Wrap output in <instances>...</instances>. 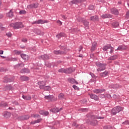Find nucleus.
<instances>
[{
	"label": "nucleus",
	"mask_w": 129,
	"mask_h": 129,
	"mask_svg": "<svg viewBox=\"0 0 129 129\" xmlns=\"http://www.w3.org/2000/svg\"><path fill=\"white\" fill-rule=\"evenodd\" d=\"M12 81H14V78L11 79L8 78H5L4 82L8 83V82H12Z\"/></svg>",
	"instance_id": "nucleus-15"
},
{
	"label": "nucleus",
	"mask_w": 129,
	"mask_h": 129,
	"mask_svg": "<svg viewBox=\"0 0 129 129\" xmlns=\"http://www.w3.org/2000/svg\"><path fill=\"white\" fill-rule=\"evenodd\" d=\"M95 47H96L95 46H92V48L91 49V51H94L95 50Z\"/></svg>",
	"instance_id": "nucleus-53"
},
{
	"label": "nucleus",
	"mask_w": 129,
	"mask_h": 129,
	"mask_svg": "<svg viewBox=\"0 0 129 129\" xmlns=\"http://www.w3.org/2000/svg\"><path fill=\"white\" fill-rule=\"evenodd\" d=\"M97 45V42H94L93 43H92V46L93 47H96V45Z\"/></svg>",
	"instance_id": "nucleus-51"
},
{
	"label": "nucleus",
	"mask_w": 129,
	"mask_h": 129,
	"mask_svg": "<svg viewBox=\"0 0 129 129\" xmlns=\"http://www.w3.org/2000/svg\"><path fill=\"white\" fill-rule=\"evenodd\" d=\"M102 19H108L109 18H112V15L110 14H103L101 16Z\"/></svg>",
	"instance_id": "nucleus-8"
},
{
	"label": "nucleus",
	"mask_w": 129,
	"mask_h": 129,
	"mask_svg": "<svg viewBox=\"0 0 129 129\" xmlns=\"http://www.w3.org/2000/svg\"><path fill=\"white\" fill-rule=\"evenodd\" d=\"M82 1L81 0H76V4H80Z\"/></svg>",
	"instance_id": "nucleus-52"
},
{
	"label": "nucleus",
	"mask_w": 129,
	"mask_h": 129,
	"mask_svg": "<svg viewBox=\"0 0 129 129\" xmlns=\"http://www.w3.org/2000/svg\"><path fill=\"white\" fill-rule=\"evenodd\" d=\"M53 53H54V54H55V55H59L60 54H63L62 52H61L60 51H56V50H54L53 51Z\"/></svg>",
	"instance_id": "nucleus-38"
},
{
	"label": "nucleus",
	"mask_w": 129,
	"mask_h": 129,
	"mask_svg": "<svg viewBox=\"0 0 129 129\" xmlns=\"http://www.w3.org/2000/svg\"><path fill=\"white\" fill-rule=\"evenodd\" d=\"M21 57L24 60H28L29 59V56L26 54H22L21 55Z\"/></svg>",
	"instance_id": "nucleus-25"
},
{
	"label": "nucleus",
	"mask_w": 129,
	"mask_h": 129,
	"mask_svg": "<svg viewBox=\"0 0 129 129\" xmlns=\"http://www.w3.org/2000/svg\"><path fill=\"white\" fill-rule=\"evenodd\" d=\"M111 14H113V15L116 16L118 15V10H117L116 9H112L111 10Z\"/></svg>",
	"instance_id": "nucleus-12"
},
{
	"label": "nucleus",
	"mask_w": 129,
	"mask_h": 129,
	"mask_svg": "<svg viewBox=\"0 0 129 129\" xmlns=\"http://www.w3.org/2000/svg\"><path fill=\"white\" fill-rule=\"evenodd\" d=\"M57 24H59V25H62V22L60 21V20H58L57 21Z\"/></svg>",
	"instance_id": "nucleus-59"
},
{
	"label": "nucleus",
	"mask_w": 129,
	"mask_h": 129,
	"mask_svg": "<svg viewBox=\"0 0 129 129\" xmlns=\"http://www.w3.org/2000/svg\"><path fill=\"white\" fill-rule=\"evenodd\" d=\"M90 21H92V22H96L97 21H99V18H98V16H91L90 18Z\"/></svg>",
	"instance_id": "nucleus-5"
},
{
	"label": "nucleus",
	"mask_w": 129,
	"mask_h": 129,
	"mask_svg": "<svg viewBox=\"0 0 129 129\" xmlns=\"http://www.w3.org/2000/svg\"><path fill=\"white\" fill-rule=\"evenodd\" d=\"M45 23H48V22H47V21L39 20L37 21L34 22L33 24H45Z\"/></svg>",
	"instance_id": "nucleus-14"
},
{
	"label": "nucleus",
	"mask_w": 129,
	"mask_h": 129,
	"mask_svg": "<svg viewBox=\"0 0 129 129\" xmlns=\"http://www.w3.org/2000/svg\"><path fill=\"white\" fill-rule=\"evenodd\" d=\"M44 98L45 99L48 100V101H50L52 100V98H53V96L52 95L45 96Z\"/></svg>",
	"instance_id": "nucleus-23"
},
{
	"label": "nucleus",
	"mask_w": 129,
	"mask_h": 129,
	"mask_svg": "<svg viewBox=\"0 0 129 129\" xmlns=\"http://www.w3.org/2000/svg\"><path fill=\"white\" fill-rule=\"evenodd\" d=\"M27 8L28 9H34V5H33V4H31V5H28L27 6Z\"/></svg>",
	"instance_id": "nucleus-44"
},
{
	"label": "nucleus",
	"mask_w": 129,
	"mask_h": 129,
	"mask_svg": "<svg viewBox=\"0 0 129 129\" xmlns=\"http://www.w3.org/2000/svg\"><path fill=\"white\" fill-rule=\"evenodd\" d=\"M0 29H6V27H3V24L0 23Z\"/></svg>",
	"instance_id": "nucleus-56"
},
{
	"label": "nucleus",
	"mask_w": 129,
	"mask_h": 129,
	"mask_svg": "<svg viewBox=\"0 0 129 129\" xmlns=\"http://www.w3.org/2000/svg\"><path fill=\"white\" fill-rule=\"evenodd\" d=\"M6 35L8 37H12V33L11 32H7Z\"/></svg>",
	"instance_id": "nucleus-50"
},
{
	"label": "nucleus",
	"mask_w": 129,
	"mask_h": 129,
	"mask_svg": "<svg viewBox=\"0 0 129 129\" xmlns=\"http://www.w3.org/2000/svg\"><path fill=\"white\" fill-rule=\"evenodd\" d=\"M8 106V104L7 103L2 102L0 104V107L5 108Z\"/></svg>",
	"instance_id": "nucleus-26"
},
{
	"label": "nucleus",
	"mask_w": 129,
	"mask_h": 129,
	"mask_svg": "<svg viewBox=\"0 0 129 129\" xmlns=\"http://www.w3.org/2000/svg\"><path fill=\"white\" fill-rule=\"evenodd\" d=\"M111 48V45L110 44H108L107 45L104 46L103 47V51H107L108 49H110Z\"/></svg>",
	"instance_id": "nucleus-18"
},
{
	"label": "nucleus",
	"mask_w": 129,
	"mask_h": 129,
	"mask_svg": "<svg viewBox=\"0 0 129 129\" xmlns=\"http://www.w3.org/2000/svg\"><path fill=\"white\" fill-rule=\"evenodd\" d=\"M40 58L43 60H48V59H49V56L47 54H44L43 55H41Z\"/></svg>",
	"instance_id": "nucleus-24"
},
{
	"label": "nucleus",
	"mask_w": 129,
	"mask_h": 129,
	"mask_svg": "<svg viewBox=\"0 0 129 129\" xmlns=\"http://www.w3.org/2000/svg\"><path fill=\"white\" fill-rule=\"evenodd\" d=\"M58 98H59V99H64V98H65L64 94L62 93L59 94L58 95Z\"/></svg>",
	"instance_id": "nucleus-34"
},
{
	"label": "nucleus",
	"mask_w": 129,
	"mask_h": 129,
	"mask_svg": "<svg viewBox=\"0 0 129 129\" xmlns=\"http://www.w3.org/2000/svg\"><path fill=\"white\" fill-rule=\"evenodd\" d=\"M36 33L37 35H43V33H42V32H41V30H40L39 29L36 30Z\"/></svg>",
	"instance_id": "nucleus-41"
},
{
	"label": "nucleus",
	"mask_w": 129,
	"mask_h": 129,
	"mask_svg": "<svg viewBox=\"0 0 129 129\" xmlns=\"http://www.w3.org/2000/svg\"><path fill=\"white\" fill-rule=\"evenodd\" d=\"M113 28H117L119 26V23L117 22H114L112 23Z\"/></svg>",
	"instance_id": "nucleus-22"
},
{
	"label": "nucleus",
	"mask_w": 129,
	"mask_h": 129,
	"mask_svg": "<svg viewBox=\"0 0 129 129\" xmlns=\"http://www.w3.org/2000/svg\"><path fill=\"white\" fill-rule=\"evenodd\" d=\"M89 10H93V9H94V7L93 6H89Z\"/></svg>",
	"instance_id": "nucleus-57"
},
{
	"label": "nucleus",
	"mask_w": 129,
	"mask_h": 129,
	"mask_svg": "<svg viewBox=\"0 0 129 129\" xmlns=\"http://www.w3.org/2000/svg\"><path fill=\"white\" fill-rule=\"evenodd\" d=\"M104 91L105 90L103 89H95L93 90V92L96 94H98V93H102V92Z\"/></svg>",
	"instance_id": "nucleus-7"
},
{
	"label": "nucleus",
	"mask_w": 129,
	"mask_h": 129,
	"mask_svg": "<svg viewBox=\"0 0 129 129\" xmlns=\"http://www.w3.org/2000/svg\"><path fill=\"white\" fill-rule=\"evenodd\" d=\"M16 54H21V51H19L18 50L15 51Z\"/></svg>",
	"instance_id": "nucleus-60"
},
{
	"label": "nucleus",
	"mask_w": 129,
	"mask_h": 129,
	"mask_svg": "<svg viewBox=\"0 0 129 129\" xmlns=\"http://www.w3.org/2000/svg\"><path fill=\"white\" fill-rule=\"evenodd\" d=\"M82 49H83V47L82 46H80L79 50V52H80V51H81V50H82Z\"/></svg>",
	"instance_id": "nucleus-63"
},
{
	"label": "nucleus",
	"mask_w": 129,
	"mask_h": 129,
	"mask_svg": "<svg viewBox=\"0 0 129 129\" xmlns=\"http://www.w3.org/2000/svg\"><path fill=\"white\" fill-rule=\"evenodd\" d=\"M17 67H20L21 66V67H24V64L21 63V64H18L17 65Z\"/></svg>",
	"instance_id": "nucleus-54"
},
{
	"label": "nucleus",
	"mask_w": 129,
	"mask_h": 129,
	"mask_svg": "<svg viewBox=\"0 0 129 129\" xmlns=\"http://www.w3.org/2000/svg\"><path fill=\"white\" fill-rule=\"evenodd\" d=\"M21 73H30V70L28 69H24L21 71Z\"/></svg>",
	"instance_id": "nucleus-29"
},
{
	"label": "nucleus",
	"mask_w": 129,
	"mask_h": 129,
	"mask_svg": "<svg viewBox=\"0 0 129 129\" xmlns=\"http://www.w3.org/2000/svg\"><path fill=\"white\" fill-rule=\"evenodd\" d=\"M10 27H12L14 29H21L24 28V25L22 22H17L16 23L11 24Z\"/></svg>",
	"instance_id": "nucleus-1"
},
{
	"label": "nucleus",
	"mask_w": 129,
	"mask_h": 129,
	"mask_svg": "<svg viewBox=\"0 0 129 129\" xmlns=\"http://www.w3.org/2000/svg\"><path fill=\"white\" fill-rule=\"evenodd\" d=\"M78 20L81 23H83L85 27V28L88 29V27L89 26V22H88V21H87V20H84L81 18H79Z\"/></svg>",
	"instance_id": "nucleus-4"
},
{
	"label": "nucleus",
	"mask_w": 129,
	"mask_h": 129,
	"mask_svg": "<svg viewBox=\"0 0 129 129\" xmlns=\"http://www.w3.org/2000/svg\"><path fill=\"white\" fill-rule=\"evenodd\" d=\"M5 71V69L4 68H0V72H4Z\"/></svg>",
	"instance_id": "nucleus-58"
},
{
	"label": "nucleus",
	"mask_w": 129,
	"mask_h": 129,
	"mask_svg": "<svg viewBox=\"0 0 129 129\" xmlns=\"http://www.w3.org/2000/svg\"><path fill=\"white\" fill-rule=\"evenodd\" d=\"M70 5H74V4H77L76 3V0H73V1L71 2L70 3Z\"/></svg>",
	"instance_id": "nucleus-49"
},
{
	"label": "nucleus",
	"mask_w": 129,
	"mask_h": 129,
	"mask_svg": "<svg viewBox=\"0 0 129 129\" xmlns=\"http://www.w3.org/2000/svg\"><path fill=\"white\" fill-rule=\"evenodd\" d=\"M43 89H44V90L49 91V90H51V87H50V86H47L43 87Z\"/></svg>",
	"instance_id": "nucleus-36"
},
{
	"label": "nucleus",
	"mask_w": 129,
	"mask_h": 129,
	"mask_svg": "<svg viewBox=\"0 0 129 129\" xmlns=\"http://www.w3.org/2000/svg\"><path fill=\"white\" fill-rule=\"evenodd\" d=\"M4 115L6 118H9V117H11V113L9 112H5Z\"/></svg>",
	"instance_id": "nucleus-21"
},
{
	"label": "nucleus",
	"mask_w": 129,
	"mask_h": 129,
	"mask_svg": "<svg viewBox=\"0 0 129 129\" xmlns=\"http://www.w3.org/2000/svg\"><path fill=\"white\" fill-rule=\"evenodd\" d=\"M29 118H30V116L28 115L22 116L19 117V119H20V120H25L26 119H29Z\"/></svg>",
	"instance_id": "nucleus-10"
},
{
	"label": "nucleus",
	"mask_w": 129,
	"mask_h": 129,
	"mask_svg": "<svg viewBox=\"0 0 129 129\" xmlns=\"http://www.w3.org/2000/svg\"><path fill=\"white\" fill-rule=\"evenodd\" d=\"M90 98L92 99H94V100H99V98H98V96H97L96 95H94L93 94H90Z\"/></svg>",
	"instance_id": "nucleus-11"
},
{
	"label": "nucleus",
	"mask_w": 129,
	"mask_h": 129,
	"mask_svg": "<svg viewBox=\"0 0 129 129\" xmlns=\"http://www.w3.org/2000/svg\"><path fill=\"white\" fill-rule=\"evenodd\" d=\"M117 55H113L111 57H110L108 60H115V59H117Z\"/></svg>",
	"instance_id": "nucleus-31"
},
{
	"label": "nucleus",
	"mask_w": 129,
	"mask_h": 129,
	"mask_svg": "<svg viewBox=\"0 0 129 129\" xmlns=\"http://www.w3.org/2000/svg\"><path fill=\"white\" fill-rule=\"evenodd\" d=\"M60 73H67V69H60L58 70Z\"/></svg>",
	"instance_id": "nucleus-33"
},
{
	"label": "nucleus",
	"mask_w": 129,
	"mask_h": 129,
	"mask_svg": "<svg viewBox=\"0 0 129 129\" xmlns=\"http://www.w3.org/2000/svg\"><path fill=\"white\" fill-rule=\"evenodd\" d=\"M62 18L63 19H64V20H66V19H67V18H66V17H65V16H64V15H62Z\"/></svg>",
	"instance_id": "nucleus-64"
},
{
	"label": "nucleus",
	"mask_w": 129,
	"mask_h": 129,
	"mask_svg": "<svg viewBox=\"0 0 129 129\" xmlns=\"http://www.w3.org/2000/svg\"><path fill=\"white\" fill-rule=\"evenodd\" d=\"M26 12L25 10H21L20 11L19 14L20 15H25L26 14Z\"/></svg>",
	"instance_id": "nucleus-42"
},
{
	"label": "nucleus",
	"mask_w": 129,
	"mask_h": 129,
	"mask_svg": "<svg viewBox=\"0 0 129 129\" xmlns=\"http://www.w3.org/2000/svg\"><path fill=\"white\" fill-rule=\"evenodd\" d=\"M7 16L9 17V18H13L14 17V13H13V10H10V11L7 14Z\"/></svg>",
	"instance_id": "nucleus-20"
},
{
	"label": "nucleus",
	"mask_w": 129,
	"mask_h": 129,
	"mask_svg": "<svg viewBox=\"0 0 129 129\" xmlns=\"http://www.w3.org/2000/svg\"><path fill=\"white\" fill-rule=\"evenodd\" d=\"M110 53L111 54V53H113V51L114 50V48H113L112 46H111V48H110Z\"/></svg>",
	"instance_id": "nucleus-48"
},
{
	"label": "nucleus",
	"mask_w": 129,
	"mask_h": 129,
	"mask_svg": "<svg viewBox=\"0 0 129 129\" xmlns=\"http://www.w3.org/2000/svg\"><path fill=\"white\" fill-rule=\"evenodd\" d=\"M4 54V51L3 50H0V55H3Z\"/></svg>",
	"instance_id": "nucleus-62"
},
{
	"label": "nucleus",
	"mask_w": 129,
	"mask_h": 129,
	"mask_svg": "<svg viewBox=\"0 0 129 129\" xmlns=\"http://www.w3.org/2000/svg\"><path fill=\"white\" fill-rule=\"evenodd\" d=\"M22 42H27L28 41V40L27 39V38H23L22 40Z\"/></svg>",
	"instance_id": "nucleus-55"
},
{
	"label": "nucleus",
	"mask_w": 129,
	"mask_h": 129,
	"mask_svg": "<svg viewBox=\"0 0 129 129\" xmlns=\"http://www.w3.org/2000/svg\"><path fill=\"white\" fill-rule=\"evenodd\" d=\"M74 70L71 68L67 69V73H72V72H73Z\"/></svg>",
	"instance_id": "nucleus-39"
},
{
	"label": "nucleus",
	"mask_w": 129,
	"mask_h": 129,
	"mask_svg": "<svg viewBox=\"0 0 129 129\" xmlns=\"http://www.w3.org/2000/svg\"><path fill=\"white\" fill-rule=\"evenodd\" d=\"M65 34L61 33L56 35V38L59 39V38H61V37H65Z\"/></svg>",
	"instance_id": "nucleus-32"
},
{
	"label": "nucleus",
	"mask_w": 129,
	"mask_h": 129,
	"mask_svg": "<svg viewBox=\"0 0 129 129\" xmlns=\"http://www.w3.org/2000/svg\"><path fill=\"white\" fill-rule=\"evenodd\" d=\"M73 87L74 88L75 90H79V88H78L76 85L73 86Z\"/></svg>",
	"instance_id": "nucleus-47"
},
{
	"label": "nucleus",
	"mask_w": 129,
	"mask_h": 129,
	"mask_svg": "<svg viewBox=\"0 0 129 129\" xmlns=\"http://www.w3.org/2000/svg\"><path fill=\"white\" fill-rule=\"evenodd\" d=\"M73 126H76V127H78V128H80V127L78 125V124L76 123V122H74L73 123Z\"/></svg>",
	"instance_id": "nucleus-43"
},
{
	"label": "nucleus",
	"mask_w": 129,
	"mask_h": 129,
	"mask_svg": "<svg viewBox=\"0 0 129 129\" xmlns=\"http://www.w3.org/2000/svg\"><path fill=\"white\" fill-rule=\"evenodd\" d=\"M110 88H114V89H117L118 88L119 86L118 85H112L110 86Z\"/></svg>",
	"instance_id": "nucleus-37"
},
{
	"label": "nucleus",
	"mask_w": 129,
	"mask_h": 129,
	"mask_svg": "<svg viewBox=\"0 0 129 129\" xmlns=\"http://www.w3.org/2000/svg\"><path fill=\"white\" fill-rule=\"evenodd\" d=\"M61 110H62V108H60L59 109H58V108H54L50 110V111L54 113L59 112V111H61Z\"/></svg>",
	"instance_id": "nucleus-13"
},
{
	"label": "nucleus",
	"mask_w": 129,
	"mask_h": 129,
	"mask_svg": "<svg viewBox=\"0 0 129 129\" xmlns=\"http://www.w3.org/2000/svg\"><path fill=\"white\" fill-rule=\"evenodd\" d=\"M38 84V85H39V88H40V89H43V88H44V86L46 85V83L44 81L39 82Z\"/></svg>",
	"instance_id": "nucleus-9"
},
{
	"label": "nucleus",
	"mask_w": 129,
	"mask_h": 129,
	"mask_svg": "<svg viewBox=\"0 0 129 129\" xmlns=\"http://www.w3.org/2000/svg\"><path fill=\"white\" fill-rule=\"evenodd\" d=\"M96 65L99 68L97 69V71L98 72H100L101 71H103V70H105V66H106V64L101 63L100 62H97L96 63Z\"/></svg>",
	"instance_id": "nucleus-2"
},
{
	"label": "nucleus",
	"mask_w": 129,
	"mask_h": 129,
	"mask_svg": "<svg viewBox=\"0 0 129 129\" xmlns=\"http://www.w3.org/2000/svg\"><path fill=\"white\" fill-rule=\"evenodd\" d=\"M92 119H103L104 118V117H100L99 116H92Z\"/></svg>",
	"instance_id": "nucleus-19"
},
{
	"label": "nucleus",
	"mask_w": 129,
	"mask_h": 129,
	"mask_svg": "<svg viewBox=\"0 0 129 129\" xmlns=\"http://www.w3.org/2000/svg\"><path fill=\"white\" fill-rule=\"evenodd\" d=\"M127 18H129V12H127L126 14Z\"/></svg>",
	"instance_id": "nucleus-61"
},
{
	"label": "nucleus",
	"mask_w": 129,
	"mask_h": 129,
	"mask_svg": "<svg viewBox=\"0 0 129 129\" xmlns=\"http://www.w3.org/2000/svg\"><path fill=\"white\" fill-rule=\"evenodd\" d=\"M33 8L34 9L37 8L38 7V6H39V4H38V3L33 4Z\"/></svg>",
	"instance_id": "nucleus-46"
},
{
	"label": "nucleus",
	"mask_w": 129,
	"mask_h": 129,
	"mask_svg": "<svg viewBox=\"0 0 129 129\" xmlns=\"http://www.w3.org/2000/svg\"><path fill=\"white\" fill-rule=\"evenodd\" d=\"M21 80H22V81H28V80H29V77L22 76L21 77Z\"/></svg>",
	"instance_id": "nucleus-30"
},
{
	"label": "nucleus",
	"mask_w": 129,
	"mask_h": 129,
	"mask_svg": "<svg viewBox=\"0 0 129 129\" xmlns=\"http://www.w3.org/2000/svg\"><path fill=\"white\" fill-rule=\"evenodd\" d=\"M39 113L40 114H42V115H45V116H47L49 115V112L47 111L41 110L39 111Z\"/></svg>",
	"instance_id": "nucleus-16"
},
{
	"label": "nucleus",
	"mask_w": 129,
	"mask_h": 129,
	"mask_svg": "<svg viewBox=\"0 0 129 129\" xmlns=\"http://www.w3.org/2000/svg\"><path fill=\"white\" fill-rule=\"evenodd\" d=\"M41 121H42V119H38L35 120V121L32 122L31 123L32 124H35V123H38L39 122H41Z\"/></svg>",
	"instance_id": "nucleus-35"
},
{
	"label": "nucleus",
	"mask_w": 129,
	"mask_h": 129,
	"mask_svg": "<svg viewBox=\"0 0 129 129\" xmlns=\"http://www.w3.org/2000/svg\"><path fill=\"white\" fill-rule=\"evenodd\" d=\"M107 75H108V72L107 71H105V72L100 74V76L102 77H105V76H107Z\"/></svg>",
	"instance_id": "nucleus-28"
},
{
	"label": "nucleus",
	"mask_w": 129,
	"mask_h": 129,
	"mask_svg": "<svg viewBox=\"0 0 129 129\" xmlns=\"http://www.w3.org/2000/svg\"><path fill=\"white\" fill-rule=\"evenodd\" d=\"M32 117H35V118L37 117V118H38V117H40V115L38 114H32Z\"/></svg>",
	"instance_id": "nucleus-45"
},
{
	"label": "nucleus",
	"mask_w": 129,
	"mask_h": 129,
	"mask_svg": "<svg viewBox=\"0 0 129 129\" xmlns=\"http://www.w3.org/2000/svg\"><path fill=\"white\" fill-rule=\"evenodd\" d=\"M91 124L92 125H96L97 124V120H94V121H91Z\"/></svg>",
	"instance_id": "nucleus-40"
},
{
	"label": "nucleus",
	"mask_w": 129,
	"mask_h": 129,
	"mask_svg": "<svg viewBox=\"0 0 129 129\" xmlns=\"http://www.w3.org/2000/svg\"><path fill=\"white\" fill-rule=\"evenodd\" d=\"M127 49V47L125 45H120L118 46L116 51L118 50L119 51H123V50H126Z\"/></svg>",
	"instance_id": "nucleus-6"
},
{
	"label": "nucleus",
	"mask_w": 129,
	"mask_h": 129,
	"mask_svg": "<svg viewBox=\"0 0 129 129\" xmlns=\"http://www.w3.org/2000/svg\"><path fill=\"white\" fill-rule=\"evenodd\" d=\"M69 81L73 84L74 83H76V84H78V82H76L74 79H69Z\"/></svg>",
	"instance_id": "nucleus-27"
},
{
	"label": "nucleus",
	"mask_w": 129,
	"mask_h": 129,
	"mask_svg": "<svg viewBox=\"0 0 129 129\" xmlns=\"http://www.w3.org/2000/svg\"><path fill=\"white\" fill-rule=\"evenodd\" d=\"M122 110H123V108L118 106L113 108V109L112 110V114L114 115H115L116 113H118V112H120V111H122Z\"/></svg>",
	"instance_id": "nucleus-3"
},
{
	"label": "nucleus",
	"mask_w": 129,
	"mask_h": 129,
	"mask_svg": "<svg viewBox=\"0 0 129 129\" xmlns=\"http://www.w3.org/2000/svg\"><path fill=\"white\" fill-rule=\"evenodd\" d=\"M22 98L23 99H25V100H31V99H32V97H31L30 95H23Z\"/></svg>",
	"instance_id": "nucleus-17"
}]
</instances>
